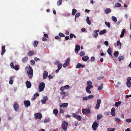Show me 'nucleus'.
I'll return each instance as SVG.
<instances>
[{
    "label": "nucleus",
    "mask_w": 131,
    "mask_h": 131,
    "mask_svg": "<svg viewBox=\"0 0 131 131\" xmlns=\"http://www.w3.org/2000/svg\"><path fill=\"white\" fill-rule=\"evenodd\" d=\"M48 75V72L46 71H44L43 74V79H46L47 78Z\"/></svg>",
    "instance_id": "nucleus-15"
},
{
    "label": "nucleus",
    "mask_w": 131,
    "mask_h": 131,
    "mask_svg": "<svg viewBox=\"0 0 131 131\" xmlns=\"http://www.w3.org/2000/svg\"><path fill=\"white\" fill-rule=\"evenodd\" d=\"M13 107L14 108L16 112L17 111L19 108V106L16 102H15L14 103Z\"/></svg>",
    "instance_id": "nucleus-9"
},
{
    "label": "nucleus",
    "mask_w": 131,
    "mask_h": 131,
    "mask_svg": "<svg viewBox=\"0 0 131 131\" xmlns=\"http://www.w3.org/2000/svg\"><path fill=\"white\" fill-rule=\"evenodd\" d=\"M59 35L61 37H64L65 36V35L61 32H60L59 34Z\"/></svg>",
    "instance_id": "nucleus-51"
},
{
    "label": "nucleus",
    "mask_w": 131,
    "mask_h": 131,
    "mask_svg": "<svg viewBox=\"0 0 131 131\" xmlns=\"http://www.w3.org/2000/svg\"><path fill=\"white\" fill-rule=\"evenodd\" d=\"M126 85L128 87H129L131 85V83L130 82H127Z\"/></svg>",
    "instance_id": "nucleus-43"
},
{
    "label": "nucleus",
    "mask_w": 131,
    "mask_h": 131,
    "mask_svg": "<svg viewBox=\"0 0 131 131\" xmlns=\"http://www.w3.org/2000/svg\"><path fill=\"white\" fill-rule=\"evenodd\" d=\"M86 88H89V89L92 88H93V86L92 85H87Z\"/></svg>",
    "instance_id": "nucleus-54"
},
{
    "label": "nucleus",
    "mask_w": 131,
    "mask_h": 131,
    "mask_svg": "<svg viewBox=\"0 0 131 131\" xmlns=\"http://www.w3.org/2000/svg\"><path fill=\"white\" fill-rule=\"evenodd\" d=\"M105 24L107 26L108 28H110V22H107L106 21H105Z\"/></svg>",
    "instance_id": "nucleus-39"
},
{
    "label": "nucleus",
    "mask_w": 131,
    "mask_h": 131,
    "mask_svg": "<svg viewBox=\"0 0 131 131\" xmlns=\"http://www.w3.org/2000/svg\"><path fill=\"white\" fill-rule=\"evenodd\" d=\"M80 15V13H78L76 14L75 16V20H76V18L79 17Z\"/></svg>",
    "instance_id": "nucleus-44"
},
{
    "label": "nucleus",
    "mask_w": 131,
    "mask_h": 131,
    "mask_svg": "<svg viewBox=\"0 0 131 131\" xmlns=\"http://www.w3.org/2000/svg\"><path fill=\"white\" fill-rule=\"evenodd\" d=\"M92 127L93 130H96L98 127V124L96 121H95L93 123Z\"/></svg>",
    "instance_id": "nucleus-10"
},
{
    "label": "nucleus",
    "mask_w": 131,
    "mask_h": 131,
    "mask_svg": "<svg viewBox=\"0 0 131 131\" xmlns=\"http://www.w3.org/2000/svg\"><path fill=\"white\" fill-rule=\"evenodd\" d=\"M81 64L80 63H78L77 64L76 68H79L80 67H81Z\"/></svg>",
    "instance_id": "nucleus-46"
},
{
    "label": "nucleus",
    "mask_w": 131,
    "mask_h": 131,
    "mask_svg": "<svg viewBox=\"0 0 131 131\" xmlns=\"http://www.w3.org/2000/svg\"><path fill=\"white\" fill-rule=\"evenodd\" d=\"M70 86L68 85H67L64 86L65 89H68L70 88Z\"/></svg>",
    "instance_id": "nucleus-63"
},
{
    "label": "nucleus",
    "mask_w": 131,
    "mask_h": 131,
    "mask_svg": "<svg viewBox=\"0 0 131 131\" xmlns=\"http://www.w3.org/2000/svg\"><path fill=\"white\" fill-rule=\"evenodd\" d=\"M89 17L87 16L86 18V20L88 24L90 25L91 24V22L89 19Z\"/></svg>",
    "instance_id": "nucleus-26"
},
{
    "label": "nucleus",
    "mask_w": 131,
    "mask_h": 131,
    "mask_svg": "<svg viewBox=\"0 0 131 131\" xmlns=\"http://www.w3.org/2000/svg\"><path fill=\"white\" fill-rule=\"evenodd\" d=\"M114 54L115 57H117L119 54V52L118 51H115L114 52Z\"/></svg>",
    "instance_id": "nucleus-34"
},
{
    "label": "nucleus",
    "mask_w": 131,
    "mask_h": 131,
    "mask_svg": "<svg viewBox=\"0 0 131 131\" xmlns=\"http://www.w3.org/2000/svg\"><path fill=\"white\" fill-rule=\"evenodd\" d=\"M115 121L117 122L118 123H119L121 122V120L120 119L115 117Z\"/></svg>",
    "instance_id": "nucleus-38"
},
{
    "label": "nucleus",
    "mask_w": 131,
    "mask_h": 131,
    "mask_svg": "<svg viewBox=\"0 0 131 131\" xmlns=\"http://www.w3.org/2000/svg\"><path fill=\"white\" fill-rule=\"evenodd\" d=\"M125 31L126 30L125 29H123L122 31L121 35L120 36V37L121 38H122L123 37Z\"/></svg>",
    "instance_id": "nucleus-21"
},
{
    "label": "nucleus",
    "mask_w": 131,
    "mask_h": 131,
    "mask_svg": "<svg viewBox=\"0 0 131 131\" xmlns=\"http://www.w3.org/2000/svg\"><path fill=\"white\" fill-rule=\"evenodd\" d=\"M112 19L114 22H116L117 20L116 18L114 16H112Z\"/></svg>",
    "instance_id": "nucleus-42"
},
{
    "label": "nucleus",
    "mask_w": 131,
    "mask_h": 131,
    "mask_svg": "<svg viewBox=\"0 0 131 131\" xmlns=\"http://www.w3.org/2000/svg\"><path fill=\"white\" fill-rule=\"evenodd\" d=\"M107 52L110 55L112 56L113 57L112 54V50L111 48H109L108 49Z\"/></svg>",
    "instance_id": "nucleus-27"
},
{
    "label": "nucleus",
    "mask_w": 131,
    "mask_h": 131,
    "mask_svg": "<svg viewBox=\"0 0 131 131\" xmlns=\"http://www.w3.org/2000/svg\"><path fill=\"white\" fill-rule=\"evenodd\" d=\"M24 104L25 107L26 108L30 106L31 104L30 101L28 100L25 101L24 102Z\"/></svg>",
    "instance_id": "nucleus-8"
},
{
    "label": "nucleus",
    "mask_w": 131,
    "mask_h": 131,
    "mask_svg": "<svg viewBox=\"0 0 131 131\" xmlns=\"http://www.w3.org/2000/svg\"><path fill=\"white\" fill-rule=\"evenodd\" d=\"M101 101L100 99H98L97 100L96 104L100 105L101 103Z\"/></svg>",
    "instance_id": "nucleus-50"
},
{
    "label": "nucleus",
    "mask_w": 131,
    "mask_h": 131,
    "mask_svg": "<svg viewBox=\"0 0 131 131\" xmlns=\"http://www.w3.org/2000/svg\"><path fill=\"white\" fill-rule=\"evenodd\" d=\"M28 60V58L27 57H25L23 58L22 61L23 63L26 62Z\"/></svg>",
    "instance_id": "nucleus-16"
},
{
    "label": "nucleus",
    "mask_w": 131,
    "mask_h": 131,
    "mask_svg": "<svg viewBox=\"0 0 131 131\" xmlns=\"http://www.w3.org/2000/svg\"><path fill=\"white\" fill-rule=\"evenodd\" d=\"M121 6V4L120 3H115V7H119Z\"/></svg>",
    "instance_id": "nucleus-29"
},
{
    "label": "nucleus",
    "mask_w": 131,
    "mask_h": 131,
    "mask_svg": "<svg viewBox=\"0 0 131 131\" xmlns=\"http://www.w3.org/2000/svg\"><path fill=\"white\" fill-rule=\"evenodd\" d=\"M126 122L128 123H130L131 122V118L127 119H126Z\"/></svg>",
    "instance_id": "nucleus-60"
},
{
    "label": "nucleus",
    "mask_w": 131,
    "mask_h": 131,
    "mask_svg": "<svg viewBox=\"0 0 131 131\" xmlns=\"http://www.w3.org/2000/svg\"><path fill=\"white\" fill-rule=\"evenodd\" d=\"M95 60V58L94 57H92L91 58V61H94Z\"/></svg>",
    "instance_id": "nucleus-61"
},
{
    "label": "nucleus",
    "mask_w": 131,
    "mask_h": 131,
    "mask_svg": "<svg viewBox=\"0 0 131 131\" xmlns=\"http://www.w3.org/2000/svg\"><path fill=\"white\" fill-rule=\"evenodd\" d=\"M85 54V52L84 51H82L80 53V55L81 56H83Z\"/></svg>",
    "instance_id": "nucleus-40"
},
{
    "label": "nucleus",
    "mask_w": 131,
    "mask_h": 131,
    "mask_svg": "<svg viewBox=\"0 0 131 131\" xmlns=\"http://www.w3.org/2000/svg\"><path fill=\"white\" fill-rule=\"evenodd\" d=\"M34 54V51H29L27 53V55L29 56H32Z\"/></svg>",
    "instance_id": "nucleus-18"
},
{
    "label": "nucleus",
    "mask_w": 131,
    "mask_h": 131,
    "mask_svg": "<svg viewBox=\"0 0 131 131\" xmlns=\"http://www.w3.org/2000/svg\"><path fill=\"white\" fill-rule=\"evenodd\" d=\"M88 99H92L94 97V96L93 95H90L88 96Z\"/></svg>",
    "instance_id": "nucleus-47"
},
{
    "label": "nucleus",
    "mask_w": 131,
    "mask_h": 131,
    "mask_svg": "<svg viewBox=\"0 0 131 131\" xmlns=\"http://www.w3.org/2000/svg\"><path fill=\"white\" fill-rule=\"evenodd\" d=\"M93 34L94 35L93 36V37L96 38L97 37L98 33L97 32H96L95 31H94Z\"/></svg>",
    "instance_id": "nucleus-28"
},
{
    "label": "nucleus",
    "mask_w": 131,
    "mask_h": 131,
    "mask_svg": "<svg viewBox=\"0 0 131 131\" xmlns=\"http://www.w3.org/2000/svg\"><path fill=\"white\" fill-rule=\"evenodd\" d=\"M48 100V97L47 96H45L43 97V99L41 100L42 103V104H45L46 103V101Z\"/></svg>",
    "instance_id": "nucleus-14"
},
{
    "label": "nucleus",
    "mask_w": 131,
    "mask_h": 131,
    "mask_svg": "<svg viewBox=\"0 0 131 131\" xmlns=\"http://www.w3.org/2000/svg\"><path fill=\"white\" fill-rule=\"evenodd\" d=\"M80 47L79 45H76L75 48V52L76 53H78V51L80 50Z\"/></svg>",
    "instance_id": "nucleus-12"
},
{
    "label": "nucleus",
    "mask_w": 131,
    "mask_h": 131,
    "mask_svg": "<svg viewBox=\"0 0 131 131\" xmlns=\"http://www.w3.org/2000/svg\"><path fill=\"white\" fill-rule=\"evenodd\" d=\"M26 85L27 88H31V84L30 82L29 81H27L26 82Z\"/></svg>",
    "instance_id": "nucleus-11"
},
{
    "label": "nucleus",
    "mask_w": 131,
    "mask_h": 131,
    "mask_svg": "<svg viewBox=\"0 0 131 131\" xmlns=\"http://www.w3.org/2000/svg\"><path fill=\"white\" fill-rule=\"evenodd\" d=\"M50 121V119H45L44 121V123H45L48 122Z\"/></svg>",
    "instance_id": "nucleus-58"
},
{
    "label": "nucleus",
    "mask_w": 131,
    "mask_h": 131,
    "mask_svg": "<svg viewBox=\"0 0 131 131\" xmlns=\"http://www.w3.org/2000/svg\"><path fill=\"white\" fill-rule=\"evenodd\" d=\"M82 113L84 114H88L90 113L89 109H85L82 110Z\"/></svg>",
    "instance_id": "nucleus-7"
},
{
    "label": "nucleus",
    "mask_w": 131,
    "mask_h": 131,
    "mask_svg": "<svg viewBox=\"0 0 131 131\" xmlns=\"http://www.w3.org/2000/svg\"><path fill=\"white\" fill-rule=\"evenodd\" d=\"M38 44V41L37 40H35L33 43V45L34 47H36L37 46Z\"/></svg>",
    "instance_id": "nucleus-32"
},
{
    "label": "nucleus",
    "mask_w": 131,
    "mask_h": 131,
    "mask_svg": "<svg viewBox=\"0 0 131 131\" xmlns=\"http://www.w3.org/2000/svg\"><path fill=\"white\" fill-rule=\"evenodd\" d=\"M68 123L65 121H63L62 123V128L64 131L67 130V127L68 125Z\"/></svg>",
    "instance_id": "nucleus-2"
},
{
    "label": "nucleus",
    "mask_w": 131,
    "mask_h": 131,
    "mask_svg": "<svg viewBox=\"0 0 131 131\" xmlns=\"http://www.w3.org/2000/svg\"><path fill=\"white\" fill-rule=\"evenodd\" d=\"M45 86V84L43 82H41L40 84L39 87V92H41L43 91Z\"/></svg>",
    "instance_id": "nucleus-3"
},
{
    "label": "nucleus",
    "mask_w": 131,
    "mask_h": 131,
    "mask_svg": "<svg viewBox=\"0 0 131 131\" xmlns=\"http://www.w3.org/2000/svg\"><path fill=\"white\" fill-rule=\"evenodd\" d=\"M106 32V30L105 29H103L101 31L99 32V34L100 35H102Z\"/></svg>",
    "instance_id": "nucleus-22"
},
{
    "label": "nucleus",
    "mask_w": 131,
    "mask_h": 131,
    "mask_svg": "<svg viewBox=\"0 0 131 131\" xmlns=\"http://www.w3.org/2000/svg\"><path fill=\"white\" fill-rule=\"evenodd\" d=\"M103 115L101 114H98L97 117V119L98 120H99L103 117Z\"/></svg>",
    "instance_id": "nucleus-20"
},
{
    "label": "nucleus",
    "mask_w": 131,
    "mask_h": 131,
    "mask_svg": "<svg viewBox=\"0 0 131 131\" xmlns=\"http://www.w3.org/2000/svg\"><path fill=\"white\" fill-rule=\"evenodd\" d=\"M89 59V57L87 56H85L82 58V59L84 61H86Z\"/></svg>",
    "instance_id": "nucleus-17"
},
{
    "label": "nucleus",
    "mask_w": 131,
    "mask_h": 131,
    "mask_svg": "<svg viewBox=\"0 0 131 131\" xmlns=\"http://www.w3.org/2000/svg\"><path fill=\"white\" fill-rule=\"evenodd\" d=\"M111 11V9L110 8H106L105 10V11L106 14H108Z\"/></svg>",
    "instance_id": "nucleus-25"
},
{
    "label": "nucleus",
    "mask_w": 131,
    "mask_h": 131,
    "mask_svg": "<svg viewBox=\"0 0 131 131\" xmlns=\"http://www.w3.org/2000/svg\"><path fill=\"white\" fill-rule=\"evenodd\" d=\"M73 117L76 118L79 121H80L82 117L80 115H78L75 113H73L72 114Z\"/></svg>",
    "instance_id": "nucleus-6"
},
{
    "label": "nucleus",
    "mask_w": 131,
    "mask_h": 131,
    "mask_svg": "<svg viewBox=\"0 0 131 131\" xmlns=\"http://www.w3.org/2000/svg\"><path fill=\"white\" fill-rule=\"evenodd\" d=\"M29 66L28 67H26V68H28V70H29V71H27V73L28 74V76H29V78H31L32 77L33 71L32 67L29 65Z\"/></svg>",
    "instance_id": "nucleus-1"
},
{
    "label": "nucleus",
    "mask_w": 131,
    "mask_h": 131,
    "mask_svg": "<svg viewBox=\"0 0 131 131\" xmlns=\"http://www.w3.org/2000/svg\"><path fill=\"white\" fill-rule=\"evenodd\" d=\"M62 0H58L57 1V4L58 6H60L61 5L62 3Z\"/></svg>",
    "instance_id": "nucleus-37"
},
{
    "label": "nucleus",
    "mask_w": 131,
    "mask_h": 131,
    "mask_svg": "<svg viewBox=\"0 0 131 131\" xmlns=\"http://www.w3.org/2000/svg\"><path fill=\"white\" fill-rule=\"evenodd\" d=\"M104 77L103 76H101L100 77H98L97 78V79L99 80H100L102 79H103L104 78Z\"/></svg>",
    "instance_id": "nucleus-59"
},
{
    "label": "nucleus",
    "mask_w": 131,
    "mask_h": 131,
    "mask_svg": "<svg viewBox=\"0 0 131 131\" xmlns=\"http://www.w3.org/2000/svg\"><path fill=\"white\" fill-rule=\"evenodd\" d=\"M10 66L12 69H14V65L13 63L12 62L10 64Z\"/></svg>",
    "instance_id": "nucleus-56"
},
{
    "label": "nucleus",
    "mask_w": 131,
    "mask_h": 131,
    "mask_svg": "<svg viewBox=\"0 0 131 131\" xmlns=\"http://www.w3.org/2000/svg\"><path fill=\"white\" fill-rule=\"evenodd\" d=\"M59 36H57L55 37V38L57 39H61V38Z\"/></svg>",
    "instance_id": "nucleus-55"
},
{
    "label": "nucleus",
    "mask_w": 131,
    "mask_h": 131,
    "mask_svg": "<svg viewBox=\"0 0 131 131\" xmlns=\"http://www.w3.org/2000/svg\"><path fill=\"white\" fill-rule=\"evenodd\" d=\"M103 87V84H101L99 86L98 90L100 91L102 90Z\"/></svg>",
    "instance_id": "nucleus-23"
},
{
    "label": "nucleus",
    "mask_w": 131,
    "mask_h": 131,
    "mask_svg": "<svg viewBox=\"0 0 131 131\" xmlns=\"http://www.w3.org/2000/svg\"><path fill=\"white\" fill-rule=\"evenodd\" d=\"M92 82L91 81H87L86 83V85H89L92 84Z\"/></svg>",
    "instance_id": "nucleus-48"
},
{
    "label": "nucleus",
    "mask_w": 131,
    "mask_h": 131,
    "mask_svg": "<svg viewBox=\"0 0 131 131\" xmlns=\"http://www.w3.org/2000/svg\"><path fill=\"white\" fill-rule=\"evenodd\" d=\"M53 113L55 115H56L58 113V110L56 109H54L53 111Z\"/></svg>",
    "instance_id": "nucleus-36"
},
{
    "label": "nucleus",
    "mask_w": 131,
    "mask_h": 131,
    "mask_svg": "<svg viewBox=\"0 0 131 131\" xmlns=\"http://www.w3.org/2000/svg\"><path fill=\"white\" fill-rule=\"evenodd\" d=\"M117 46H119L121 47V46L122 45L121 43L119 41H117Z\"/></svg>",
    "instance_id": "nucleus-52"
},
{
    "label": "nucleus",
    "mask_w": 131,
    "mask_h": 131,
    "mask_svg": "<svg viewBox=\"0 0 131 131\" xmlns=\"http://www.w3.org/2000/svg\"><path fill=\"white\" fill-rule=\"evenodd\" d=\"M77 12V10L74 9H72V14L73 15H74L76 13V12Z\"/></svg>",
    "instance_id": "nucleus-33"
},
{
    "label": "nucleus",
    "mask_w": 131,
    "mask_h": 131,
    "mask_svg": "<svg viewBox=\"0 0 131 131\" xmlns=\"http://www.w3.org/2000/svg\"><path fill=\"white\" fill-rule=\"evenodd\" d=\"M37 98V96H35V95H34V96L33 97V98H32V101H34L36 99V98Z\"/></svg>",
    "instance_id": "nucleus-64"
},
{
    "label": "nucleus",
    "mask_w": 131,
    "mask_h": 131,
    "mask_svg": "<svg viewBox=\"0 0 131 131\" xmlns=\"http://www.w3.org/2000/svg\"><path fill=\"white\" fill-rule=\"evenodd\" d=\"M14 69L16 71H17L19 69V66L18 65H16L14 67Z\"/></svg>",
    "instance_id": "nucleus-35"
},
{
    "label": "nucleus",
    "mask_w": 131,
    "mask_h": 131,
    "mask_svg": "<svg viewBox=\"0 0 131 131\" xmlns=\"http://www.w3.org/2000/svg\"><path fill=\"white\" fill-rule=\"evenodd\" d=\"M118 60L119 61L123 60L124 59V57L123 56L119 57H118Z\"/></svg>",
    "instance_id": "nucleus-53"
},
{
    "label": "nucleus",
    "mask_w": 131,
    "mask_h": 131,
    "mask_svg": "<svg viewBox=\"0 0 131 131\" xmlns=\"http://www.w3.org/2000/svg\"><path fill=\"white\" fill-rule=\"evenodd\" d=\"M90 89H89L88 88H86V92L89 94H90L91 93V92L90 90Z\"/></svg>",
    "instance_id": "nucleus-49"
},
{
    "label": "nucleus",
    "mask_w": 131,
    "mask_h": 131,
    "mask_svg": "<svg viewBox=\"0 0 131 131\" xmlns=\"http://www.w3.org/2000/svg\"><path fill=\"white\" fill-rule=\"evenodd\" d=\"M62 66V64L61 63H60L58 66V69L60 70Z\"/></svg>",
    "instance_id": "nucleus-41"
},
{
    "label": "nucleus",
    "mask_w": 131,
    "mask_h": 131,
    "mask_svg": "<svg viewBox=\"0 0 131 131\" xmlns=\"http://www.w3.org/2000/svg\"><path fill=\"white\" fill-rule=\"evenodd\" d=\"M70 61V59L68 58L66 60V61L63 64V67L64 68L67 67L69 64Z\"/></svg>",
    "instance_id": "nucleus-5"
},
{
    "label": "nucleus",
    "mask_w": 131,
    "mask_h": 131,
    "mask_svg": "<svg viewBox=\"0 0 131 131\" xmlns=\"http://www.w3.org/2000/svg\"><path fill=\"white\" fill-rule=\"evenodd\" d=\"M61 95L64 94L65 96H68V92H66L64 91H62L60 92Z\"/></svg>",
    "instance_id": "nucleus-24"
},
{
    "label": "nucleus",
    "mask_w": 131,
    "mask_h": 131,
    "mask_svg": "<svg viewBox=\"0 0 131 131\" xmlns=\"http://www.w3.org/2000/svg\"><path fill=\"white\" fill-rule=\"evenodd\" d=\"M68 105V104L67 103H64L62 104L61 105V107H67Z\"/></svg>",
    "instance_id": "nucleus-31"
},
{
    "label": "nucleus",
    "mask_w": 131,
    "mask_h": 131,
    "mask_svg": "<svg viewBox=\"0 0 131 131\" xmlns=\"http://www.w3.org/2000/svg\"><path fill=\"white\" fill-rule=\"evenodd\" d=\"M30 63L32 66H34L35 64V62L34 60H31Z\"/></svg>",
    "instance_id": "nucleus-45"
},
{
    "label": "nucleus",
    "mask_w": 131,
    "mask_h": 131,
    "mask_svg": "<svg viewBox=\"0 0 131 131\" xmlns=\"http://www.w3.org/2000/svg\"><path fill=\"white\" fill-rule=\"evenodd\" d=\"M60 113L63 114L64 112V111L61 109H60Z\"/></svg>",
    "instance_id": "nucleus-62"
},
{
    "label": "nucleus",
    "mask_w": 131,
    "mask_h": 131,
    "mask_svg": "<svg viewBox=\"0 0 131 131\" xmlns=\"http://www.w3.org/2000/svg\"><path fill=\"white\" fill-rule=\"evenodd\" d=\"M2 51L1 52V55L3 56L6 52L5 47L4 46H3L2 47Z\"/></svg>",
    "instance_id": "nucleus-13"
},
{
    "label": "nucleus",
    "mask_w": 131,
    "mask_h": 131,
    "mask_svg": "<svg viewBox=\"0 0 131 131\" xmlns=\"http://www.w3.org/2000/svg\"><path fill=\"white\" fill-rule=\"evenodd\" d=\"M35 116V119H37V118L41 119L42 117V114L40 113H36L34 114Z\"/></svg>",
    "instance_id": "nucleus-4"
},
{
    "label": "nucleus",
    "mask_w": 131,
    "mask_h": 131,
    "mask_svg": "<svg viewBox=\"0 0 131 131\" xmlns=\"http://www.w3.org/2000/svg\"><path fill=\"white\" fill-rule=\"evenodd\" d=\"M121 101H119L116 102L115 103V105L116 107H117L121 104Z\"/></svg>",
    "instance_id": "nucleus-19"
},
{
    "label": "nucleus",
    "mask_w": 131,
    "mask_h": 131,
    "mask_svg": "<svg viewBox=\"0 0 131 131\" xmlns=\"http://www.w3.org/2000/svg\"><path fill=\"white\" fill-rule=\"evenodd\" d=\"M13 77L12 76L10 77V80L9 82V83L10 84L12 85L13 83V81L12 80Z\"/></svg>",
    "instance_id": "nucleus-30"
},
{
    "label": "nucleus",
    "mask_w": 131,
    "mask_h": 131,
    "mask_svg": "<svg viewBox=\"0 0 131 131\" xmlns=\"http://www.w3.org/2000/svg\"><path fill=\"white\" fill-rule=\"evenodd\" d=\"M100 107V105L96 104V105L95 108L97 110Z\"/></svg>",
    "instance_id": "nucleus-57"
}]
</instances>
